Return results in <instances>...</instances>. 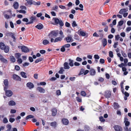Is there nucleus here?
Here are the masks:
<instances>
[{
  "mask_svg": "<svg viewBox=\"0 0 131 131\" xmlns=\"http://www.w3.org/2000/svg\"><path fill=\"white\" fill-rule=\"evenodd\" d=\"M7 89H6V88H4V90L5 92V94L7 97H10L13 94L12 92L9 90H7Z\"/></svg>",
  "mask_w": 131,
  "mask_h": 131,
  "instance_id": "nucleus-1",
  "label": "nucleus"
},
{
  "mask_svg": "<svg viewBox=\"0 0 131 131\" xmlns=\"http://www.w3.org/2000/svg\"><path fill=\"white\" fill-rule=\"evenodd\" d=\"M64 40L68 43L73 41V38L71 35L68 36L67 37L64 38Z\"/></svg>",
  "mask_w": 131,
  "mask_h": 131,
  "instance_id": "nucleus-2",
  "label": "nucleus"
},
{
  "mask_svg": "<svg viewBox=\"0 0 131 131\" xmlns=\"http://www.w3.org/2000/svg\"><path fill=\"white\" fill-rule=\"evenodd\" d=\"M114 128L116 131H122V128L119 125H115L114 126Z\"/></svg>",
  "mask_w": 131,
  "mask_h": 131,
  "instance_id": "nucleus-3",
  "label": "nucleus"
},
{
  "mask_svg": "<svg viewBox=\"0 0 131 131\" xmlns=\"http://www.w3.org/2000/svg\"><path fill=\"white\" fill-rule=\"evenodd\" d=\"M27 86L30 89H31L34 87V85L33 84L30 82H29L27 83L26 84Z\"/></svg>",
  "mask_w": 131,
  "mask_h": 131,
  "instance_id": "nucleus-4",
  "label": "nucleus"
},
{
  "mask_svg": "<svg viewBox=\"0 0 131 131\" xmlns=\"http://www.w3.org/2000/svg\"><path fill=\"white\" fill-rule=\"evenodd\" d=\"M61 122L63 124L66 125H67L69 123L68 120L65 118L62 119L61 120Z\"/></svg>",
  "mask_w": 131,
  "mask_h": 131,
  "instance_id": "nucleus-5",
  "label": "nucleus"
},
{
  "mask_svg": "<svg viewBox=\"0 0 131 131\" xmlns=\"http://www.w3.org/2000/svg\"><path fill=\"white\" fill-rule=\"evenodd\" d=\"M13 79L16 80L20 81L21 78L18 75L16 74H14L13 75Z\"/></svg>",
  "mask_w": 131,
  "mask_h": 131,
  "instance_id": "nucleus-6",
  "label": "nucleus"
},
{
  "mask_svg": "<svg viewBox=\"0 0 131 131\" xmlns=\"http://www.w3.org/2000/svg\"><path fill=\"white\" fill-rule=\"evenodd\" d=\"M37 90L41 93H44L45 92V90L43 88L40 87H37Z\"/></svg>",
  "mask_w": 131,
  "mask_h": 131,
  "instance_id": "nucleus-7",
  "label": "nucleus"
},
{
  "mask_svg": "<svg viewBox=\"0 0 131 131\" xmlns=\"http://www.w3.org/2000/svg\"><path fill=\"white\" fill-rule=\"evenodd\" d=\"M21 50L22 51L25 52H29V50L28 49L24 46H23L21 48Z\"/></svg>",
  "mask_w": 131,
  "mask_h": 131,
  "instance_id": "nucleus-8",
  "label": "nucleus"
},
{
  "mask_svg": "<svg viewBox=\"0 0 131 131\" xmlns=\"http://www.w3.org/2000/svg\"><path fill=\"white\" fill-rule=\"evenodd\" d=\"M128 119L126 117H125L124 119V123H125L126 126H128L130 124V123L128 121Z\"/></svg>",
  "mask_w": 131,
  "mask_h": 131,
  "instance_id": "nucleus-9",
  "label": "nucleus"
},
{
  "mask_svg": "<svg viewBox=\"0 0 131 131\" xmlns=\"http://www.w3.org/2000/svg\"><path fill=\"white\" fill-rule=\"evenodd\" d=\"M111 95V92L110 91H107L105 92L104 96L107 98H109Z\"/></svg>",
  "mask_w": 131,
  "mask_h": 131,
  "instance_id": "nucleus-10",
  "label": "nucleus"
},
{
  "mask_svg": "<svg viewBox=\"0 0 131 131\" xmlns=\"http://www.w3.org/2000/svg\"><path fill=\"white\" fill-rule=\"evenodd\" d=\"M8 104L9 106H13L16 105V102L13 100H10L8 102Z\"/></svg>",
  "mask_w": 131,
  "mask_h": 131,
  "instance_id": "nucleus-11",
  "label": "nucleus"
},
{
  "mask_svg": "<svg viewBox=\"0 0 131 131\" xmlns=\"http://www.w3.org/2000/svg\"><path fill=\"white\" fill-rule=\"evenodd\" d=\"M50 125L51 126L55 128L57 127L58 124L56 122L54 121L50 123Z\"/></svg>",
  "mask_w": 131,
  "mask_h": 131,
  "instance_id": "nucleus-12",
  "label": "nucleus"
},
{
  "mask_svg": "<svg viewBox=\"0 0 131 131\" xmlns=\"http://www.w3.org/2000/svg\"><path fill=\"white\" fill-rule=\"evenodd\" d=\"M78 32H79V35L80 36H86V37H87V35H86V33L84 31H79Z\"/></svg>",
  "mask_w": 131,
  "mask_h": 131,
  "instance_id": "nucleus-13",
  "label": "nucleus"
},
{
  "mask_svg": "<svg viewBox=\"0 0 131 131\" xmlns=\"http://www.w3.org/2000/svg\"><path fill=\"white\" fill-rule=\"evenodd\" d=\"M56 34L54 31H52L49 34L50 38L54 37L55 36H56Z\"/></svg>",
  "mask_w": 131,
  "mask_h": 131,
  "instance_id": "nucleus-14",
  "label": "nucleus"
},
{
  "mask_svg": "<svg viewBox=\"0 0 131 131\" xmlns=\"http://www.w3.org/2000/svg\"><path fill=\"white\" fill-rule=\"evenodd\" d=\"M90 75L94 76V75L96 73V72L95 70L93 69H91L90 71Z\"/></svg>",
  "mask_w": 131,
  "mask_h": 131,
  "instance_id": "nucleus-15",
  "label": "nucleus"
},
{
  "mask_svg": "<svg viewBox=\"0 0 131 131\" xmlns=\"http://www.w3.org/2000/svg\"><path fill=\"white\" fill-rule=\"evenodd\" d=\"M52 115L53 116H55L57 114V110L55 108H53L52 110Z\"/></svg>",
  "mask_w": 131,
  "mask_h": 131,
  "instance_id": "nucleus-16",
  "label": "nucleus"
},
{
  "mask_svg": "<svg viewBox=\"0 0 131 131\" xmlns=\"http://www.w3.org/2000/svg\"><path fill=\"white\" fill-rule=\"evenodd\" d=\"M35 27L39 29H41L43 27V25L39 23L35 26Z\"/></svg>",
  "mask_w": 131,
  "mask_h": 131,
  "instance_id": "nucleus-17",
  "label": "nucleus"
},
{
  "mask_svg": "<svg viewBox=\"0 0 131 131\" xmlns=\"http://www.w3.org/2000/svg\"><path fill=\"white\" fill-rule=\"evenodd\" d=\"M4 83L5 85L4 88H6V89H7L8 87V81L7 79L5 80L4 81Z\"/></svg>",
  "mask_w": 131,
  "mask_h": 131,
  "instance_id": "nucleus-18",
  "label": "nucleus"
},
{
  "mask_svg": "<svg viewBox=\"0 0 131 131\" xmlns=\"http://www.w3.org/2000/svg\"><path fill=\"white\" fill-rule=\"evenodd\" d=\"M64 69H69L70 68V67L68 65V63L65 62L64 64Z\"/></svg>",
  "mask_w": 131,
  "mask_h": 131,
  "instance_id": "nucleus-19",
  "label": "nucleus"
},
{
  "mask_svg": "<svg viewBox=\"0 0 131 131\" xmlns=\"http://www.w3.org/2000/svg\"><path fill=\"white\" fill-rule=\"evenodd\" d=\"M103 45L104 47L107 44V40L106 39H104L102 40Z\"/></svg>",
  "mask_w": 131,
  "mask_h": 131,
  "instance_id": "nucleus-20",
  "label": "nucleus"
},
{
  "mask_svg": "<svg viewBox=\"0 0 131 131\" xmlns=\"http://www.w3.org/2000/svg\"><path fill=\"white\" fill-rule=\"evenodd\" d=\"M127 10L125 9H122L119 11V13L121 14H123L124 13L127 11Z\"/></svg>",
  "mask_w": 131,
  "mask_h": 131,
  "instance_id": "nucleus-21",
  "label": "nucleus"
},
{
  "mask_svg": "<svg viewBox=\"0 0 131 131\" xmlns=\"http://www.w3.org/2000/svg\"><path fill=\"white\" fill-rule=\"evenodd\" d=\"M5 46L4 43L2 42L0 43V48L2 50L4 49Z\"/></svg>",
  "mask_w": 131,
  "mask_h": 131,
  "instance_id": "nucleus-22",
  "label": "nucleus"
},
{
  "mask_svg": "<svg viewBox=\"0 0 131 131\" xmlns=\"http://www.w3.org/2000/svg\"><path fill=\"white\" fill-rule=\"evenodd\" d=\"M62 40V38L61 37H58L56 38L55 39L54 42H56L59 41H61Z\"/></svg>",
  "mask_w": 131,
  "mask_h": 131,
  "instance_id": "nucleus-23",
  "label": "nucleus"
},
{
  "mask_svg": "<svg viewBox=\"0 0 131 131\" xmlns=\"http://www.w3.org/2000/svg\"><path fill=\"white\" fill-rule=\"evenodd\" d=\"M9 46H6L4 48V49L3 50H4L6 53H7L9 50Z\"/></svg>",
  "mask_w": 131,
  "mask_h": 131,
  "instance_id": "nucleus-24",
  "label": "nucleus"
},
{
  "mask_svg": "<svg viewBox=\"0 0 131 131\" xmlns=\"http://www.w3.org/2000/svg\"><path fill=\"white\" fill-rule=\"evenodd\" d=\"M16 58L18 59L20 58L21 56V54L19 53H16L15 54Z\"/></svg>",
  "mask_w": 131,
  "mask_h": 131,
  "instance_id": "nucleus-25",
  "label": "nucleus"
},
{
  "mask_svg": "<svg viewBox=\"0 0 131 131\" xmlns=\"http://www.w3.org/2000/svg\"><path fill=\"white\" fill-rule=\"evenodd\" d=\"M43 44L44 45H46L49 43V41L46 39H45L43 41Z\"/></svg>",
  "mask_w": 131,
  "mask_h": 131,
  "instance_id": "nucleus-26",
  "label": "nucleus"
},
{
  "mask_svg": "<svg viewBox=\"0 0 131 131\" xmlns=\"http://www.w3.org/2000/svg\"><path fill=\"white\" fill-rule=\"evenodd\" d=\"M53 20L54 21L55 23L57 24H58L59 21H60L58 19L55 18H53Z\"/></svg>",
  "mask_w": 131,
  "mask_h": 131,
  "instance_id": "nucleus-27",
  "label": "nucleus"
},
{
  "mask_svg": "<svg viewBox=\"0 0 131 131\" xmlns=\"http://www.w3.org/2000/svg\"><path fill=\"white\" fill-rule=\"evenodd\" d=\"M10 61L13 62H14L15 61V59L13 56H10Z\"/></svg>",
  "mask_w": 131,
  "mask_h": 131,
  "instance_id": "nucleus-28",
  "label": "nucleus"
},
{
  "mask_svg": "<svg viewBox=\"0 0 131 131\" xmlns=\"http://www.w3.org/2000/svg\"><path fill=\"white\" fill-rule=\"evenodd\" d=\"M14 8L15 9H17L18 7V4L17 2L15 3L13 5Z\"/></svg>",
  "mask_w": 131,
  "mask_h": 131,
  "instance_id": "nucleus-29",
  "label": "nucleus"
},
{
  "mask_svg": "<svg viewBox=\"0 0 131 131\" xmlns=\"http://www.w3.org/2000/svg\"><path fill=\"white\" fill-rule=\"evenodd\" d=\"M34 1L32 0H29L27 1V3L29 5H30L31 4H33Z\"/></svg>",
  "mask_w": 131,
  "mask_h": 131,
  "instance_id": "nucleus-30",
  "label": "nucleus"
},
{
  "mask_svg": "<svg viewBox=\"0 0 131 131\" xmlns=\"http://www.w3.org/2000/svg\"><path fill=\"white\" fill-rule=\"evenodd\" d=\"M26 73L23 72H21L20 73L22 77L25 78H27V76L26 75Z\"/></svg>",
  "mask_w": 131,
  "mask_h": 131,
  "instance_id": "nucleus-31",
  "label": "nucleus"
},
{
  "mask_svg": "<svg viewBox=\"0 0 131 131\" xmlns=\"http://www.w3.org/2000/svg\"><path fill=\"white\" fill-rule=\"evenodd\" d=\"M0 60L3 63H6L8 62L7 60L6 59L4 58L3 57Z\"/></svg>",
  "mask_w": 131,
  "mask_h": 131,
  "instance_id": "nucleus-32",
  "label": "nucleus"
},
{
  "mask_svg": "<svg viewBox=\"0 0 131 131\" xmlns=\"http://www.w3.org/2000/svg\"><path fill=\"white\" fill-rule=\"evenodd\" d=\"M69 65L71 67H73V61L71 59H69Z\"/></svg>",
  "mask_w": 131,
  "mask_h": 131,
  "instance_id": "nucleus-33",
  "label": "nucleus"
},
{
  "mask_svg": "<svg viewBox=\"0 0 131 131\" xmlns=\"http://www.w3.org/2000/svg\"><path fill=\"white\" fill-rule=\"evenodd\" d=\"M64 71V70L63 68L61 67L60 68V70L59 71V73L60 74H62Z\"/></svg>",
  "mask_w": 131,
  "mask_h": 131,
  "instance_id": "nucleus-34",
  "label": "nucleus"
},
{
  "mask_svg": "<svg viewBox=\"0 0 131 131\" xmlns=\"http://www.w3.org/2000/svg\"><path fill=\"white\" fill-rule=\"evenodd\" d=\"M72 26L73 27H74L77 26V24H76V22L75 21H73L72 23Z\"/></svg>",
  "mask_w": 131,
  "mask_h": 131,
  "instance_id": "nucleus-35",
  "label": "nucleus"
},
{
  "mask_svg": "<svg viewBox=\"0 0 131 131\" xmlns=\"http://www.w3.org/2000/svg\"><path fill=\"white\" fill-rule=\"evenodd\" d=\"M11 37L13 39V41L15 42H16V38L15 37L14 34H13L11 36Z\"/></svg>",
  "mask_w": 131,
  "mask_h": 131,
  "instance_id": "nucleus-36",
  "label": "nucleus"
},
{
  "mask_svg": "<svg viewBox=\"0 0 131 131\" xmlns=\"http://www.w3.org/2000/svg\"><path fill=\"white\" fill-rule=\"evenodd\" d=\"M56 93L57 95L59 96L61 95V92L60 90H58L56 91Z\"/></svg>",
  "mask_w": 131,
  "mask_h": 131,
  "instance_id": "nucleus-37",
  "label": "nucleus"
},
{
  "mask_svg": "<svg viewBox=\"0 0 131 131\" xmlns=\"http://www.w3.org/2000/svg\"><path fill=\"white\" fill-rule=\"evenodd\" d=\"M34 117V116L33 115H29L27 116L26 118V119H28L29 118H33Z\"/></svg>",
  "mask_w": 131,
  "mask_h": 131,
  "instance_id": "nucleus-38",
  "label": "nucleus"
},
{
  "mask_svg": "<svg viewBox=\"0 0 131 131\" xmlns=\"http://www.w3.org/2000/svg\"><path fill=\"white\" fill-rule=\"evenodd\" d=\"M13 33L12 32H6V36H11L13 34Z\"/></svg>",
  "mask_w": 131,
  "mask_h": 131,
  "instance_id": "nucleus-39",
  "label": "nucleus"
},
{
  "mask_svg": "<svg viewBox=\"0 0 131 131\" xmlns=\"http://www.w3.org/2000/svg\"><path fill=\"white\" fill-rule=\"evenodd\" d=\"M40 4V2H36L35 1H34L33 5H39Z\"/></svg>",
  "mask_w": 131,
  "mask_h": 131,
  "instance_id": "nucleus-40",
  "label": "nucleus"
},
{
  "mask_svg": "<svg viewBox=\"0 0 131 131\" xmlns=\"http://www.w3.org/2000/svg\"><path fill=\"white\" fill-rule=\"evenodd\" d=\"M81 95L84 96H85L86 95V93L84 91H82L81 92Z\"/></svg>",
  "mask_w": 131,
  "mask_h": 131,
  "instance_id": "nucleus-41",
  "label": "nucleus"
},
{
  "mask_svg": "<svg viewBox=\"0 0 131 131\" xmlns=\"http://www.w3.org/2000/svg\"><path fill=\"white\" fill-rule=\"evenodd\" d=\"M76 99L77 101L79 102H81L82 99L79 97H76Z\"/></svg>",
  "mask_w": 131,
  "mask_h": 131,
  "instance_id": "nucleus-42",
  "label": "nucleus"
},
{
  "mask_svg": "<svg viewBox=\"0 0 131 131\" xmlns=\"http://www.w3.org/2000/svg\"><path fill=\"white\" fill-rule=\"evenodd\" d=\"M19 13H23V14H25L26 13V11L25 10L21 9L20 10Z\"/></svg>",
  "mask_w": 131,
  "mask_h": 131,
  "instance_id": "nucleus-43",
  "label": "nucleus"
},
{
  "mask_svg": "<svg viewBox=\"0 0 131 131\" xmlns=\"http://www.w3.org/2000/svg\"><path fill=\"white\" fill-rule=\"evenodd\" d=\"M121 53L122 55V56L124 57H126L127 56V54L125 53V52L123 51H122Z\"/></svg>",
  "mask_w": 131,
  "mask_h": 131,
  "instance_id": "nucleus-44",
  "label": "nucleus"
},
{
  "mask_svg": "<svg viewBox=\"0 0 131 131\" xmlns=\"http://www.w3.org/2000/svg\"><path fill=\"white\" fill-rule=\"evenodd\" d=\"M3 122L4 123H6L8 122L7 119L6 118H3Z\"/></svg>",
  "mask_w": 131,
  "mask_h": 131,
  "instance_id": "nucleus-45",
  "label": "nucleus"
},
{
  "mask_svg": "<svg viewBox=\"0 0 131 131\" xmlns=\"http://www.w3.org/2000/svg\"><path fill=\"white\" fill-rule=\"evenodd\" d=\"M94 58L95 59H99L100 58V57L98 55L95 54L94 56Z\"/></svg>",
  "mask_w": 131,
  "mask_h": 131,
  "instance_id": "nucleus-46",
  "label": "nucleus"
},
{
  "mask_svg": "<svg viewBox=\"0 0 131 131\" xmlns=\"http://www.w3.org/2000/svg\"><path fill=\"white\" fill-rule=\"evenodd\" d=\"M109 56L111 58H112L113 57V52L112 51H110L109 52Z\"/></svg>",
  "mask_w": 131,
  "mask_h": 131,
  "instance_id": "nucleus-47",
  "label": "nucleus"
},
{
  "mask_svg": "<svg viewBox=\"0 0 131 131\" xmlns=\"http://www.w3.org/2000/svg\"><path fill=\"white\" fill-rule=\"evenodd\" d=\"M99 119L101 122H104L105 121V119H104L103 117L102 116L100 117Z\"/></svg>",
  "mask_w": 131,
  "mask_h": 131,
  "instance_id": "nucleus-48",
  "label": "nucleus"
},
{
  "mask_svg": "<svg viewBox=\"0 0 131 131\" xmlns=\"http://www.w3.org/2000/svg\"><path fill=\"white\" fill-rule=\"evenodd\" d=\"M10 27L12 28H14V26L13 23V22L11 21H10Z\"/></svg>",
  "mask_w": 131,
  "mask_h": 131,
  "instance_id": "nucleus-49",
  "label": "nucleus"
},
{
  "mask_svg": "<svg viewBox=\"0 0 131 131\" xmlns=\"http://www.w3.org/2000/svg\"><path fill=\"white\" fill-rule=\"evenodd\" d=\"M42 60V59L41 58H39L37 59L35 61V63H37L41 61Z\"/></svg>",
  "mask_w": 131,
  "mask_h": 131,
  "instance_id": "nucleus-50",
  "label": "nucleus"
},
{
  "mask_svg": "<svg viewBox=\"0 0 131 131\" xmlns=\"http://www.w3.org/2000/svg\"><path fill=\"white\" fill-rule=\"evenodd\" d=\"M17 62L19 64H21L22 62V59L20 58L18 59Z\"/></svg>",
  "mask_w": 131,
  "mask_h": 131,
  "instance_id": "nucleus-51",
  "label": "nucleus"
},
{
  "mask_svg": "<svg viewBox=\"0 0 131 131\" xmlns=\"http://www.w3.org/2000/svg\"><path fill=\"white\" fill-rule=\"evenodd\" d=\"M79 7L80 8V10L82 11L83 10V5L81 4H80L79 5Z\"/></svg>",
  "mask_w": 131,
  "mask_h": 131,
  "instance_id": "nucleus-52",
  "label": "nucleus"
},
{
  "mask_svg": "<svg viewBox=\"0 0 131 131\" xmlns=\"http://www.w3.org/2000/svg\"><path fill=\"white\" fill-rule=\"evenodd\" d=\"M58 7L57 5H55L54 7L52 8V10L57 11L58 9Z\"/></svg>",
  "mask_w": 131,
  "mask_h": 131,
  "instance_id": "nucleus-53",
  "label": "nucleus"
},
{
  "mask_svg": "<svg viewBox=\"0 0 131 131\" xmlns=\"http://www.w3.org/2000/svg\"><path fill=\"white\" fill-rule=\"evenodd\" d=\"M124 23L123 21L121 20L119 21L118 22V25L119 26H121Z\"/></svg>",
  "mask_w": 131,
  "mask_h": 131,
  "instance_id": "nucleus-54",
  "label": "nucleus"
},
{
  "mask_svg": "<svg viewBox=\"0 0 131 131\" xmlns=\"http://www.w3.org/2000/svg\"><path fill=\"white\" fill-rule=\"evenodd\" d=\"M63 46L65 48H68L70 47V45L69 44H67L64 45Z\"/></svg>",
  "mask_w": 131,
  "mask_h": 131,
  "instance_id": "nucleus-55",
  "label": "nucleus"
},
{
  "mask_svg": "<svg viewBox=\"0 0 131 131\" xmlns=\"http://www.w3.org/2000/svg\"><path fill=\"white\" fill-rule=\"evenodd\" d=\"M114 108L116 109L118 107V105L117 103H115L114 104Z\"/></svg>",
  "mask_w": 131,
  "mask_h": 131,
  "instance_id": "nucleus-56",
  "label": "nucleus"
},
{
  "mask_svg": "<svg viewBox=\"0 0 131 131\" xmlns=\"http://www.w3.org/2000/svg\"><path fill=\"white\" fill-rule=\"evenodd\" d=\"M7 128L8 129L7 130L8 131H10L11 128V126L10 125H8L7 126Z\"/></svg>",
  "mask_w": 131,
  "mask_h": 131,
  "instance_id": "nucleus-57",
  "label": "nucleus"
},
{
  "mask_svg": "<svg viewBox=\"0 0 131 131\" xmlns=\"http://www.w3.org/2000/svg\"><path fill=\"white\" fill-rule=\"evenodd\" d=\"M84 70L83 69H82L79 74V75H80L83 73H84Z\"/></svg>",
  "mask_w": 131,
  "mask_h": 131,
  "instance_id": "nucleus-58",
  "label": "nucleus"
},
{
  "mask_svg": "<svg viewBox=\"0 0 131 131\" xmlns=\"http://www.w3.org/2000/svg\"><path fill=\"white\" fill-rule=\"evenodd\" d=\"M20 8L22 9H24V10H26L27 9L26 7V6H20Z\"/></svg>",
  "mask_w": 131,
  "mask_h": 131,
  "instance_id": "nucleus-59",
  "label": "nucleus"
},
{
  "mask_svg": "<svg viewBox=\"0 0 131 131\" xmlns=\"http://www.w3.org/2000/svg\"><path fill=\"white\" fill-rule=\"evenodd\" d=\"M82 60V59L79 57H77L76 59V60L79 62H81Z\"/></svg>",
  "mask_w": 131,
  "mask_h": 131,
  "instance_id": "nucleus-60",
  "label": "nucleus"
},
{
  "mask_svg": "<svg viewBox=\"0 0 131 131\" xmlns=\"http://www.w3.org/2000/svg\"><path fill=\"white\" fill-rule=\"evenodd\" d=\"M59 34L61 35V38H63L64 37V36L63 35V32L61 30L60 31Z\"/></svg>",
  "mask_w": 131,
  "mask_h": 131,
  "instance_id": "nucleus-61",
  "label": "nucleus"
},
{
  "mask_svg": "<svg viewBox=\"0 0 131 131\" xmlns=\"http://www.w3.org/2000/svg\"><path fill=\"white\" fill-rule=\"evenodd\" d=\"M15 121V119L10 118L9 119V121L11 123H13Z\"/></svg>",
  "mask_w": 131,
  "mask_h": 131,
  "instance_id": "nucleus-62",
  "label": "nucleus"
},
{
  "mask_svg": "<svg viewBox=\"0 0 131 131\" xmlns=\"http://www.w3.org/2000/svg\"><path fill=\"white\" fill-rule=\"evenodd\" d=\"M22 21L27 23L28 21V19L27 18H24L23 19Z\"/></svg>",
  "mask_w": 131,
  "mask_h": 131,
  "instance_id": "nucleus-63",
  "label": "nucleus"
},
{
  "mask_svg": "<svg viewBox=\"0 0 131 131\" xmlns=\"http://www.w3.org/2000/svg\"><path fill=\"white\" fill-rule=\"evenodd\" d=\"M131 30V27H127L126 29V31L127 32Z\"/></svg>",
  "mask_w": 131,
  "mask_h": 131,
  "instance_id": "nucleus-64",
  "label": "nucleus"
}]
</instances>
